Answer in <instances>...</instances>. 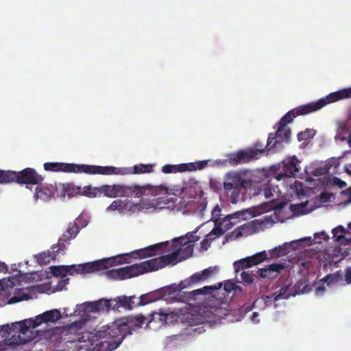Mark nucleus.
I'll list each match as a JSON object with an SVG mask.
<instances>
[{"label": "nucleus", "instance_id": "c03bdc74", "mask_svg": "<svg viewBox=\"0 0 351 351\" xmlns=\"http://www.w3.org/2000/svg\"><path fill=\"white\" fill-rule=\"evenodd\" d=\"M287 290H288L287 286L285 285V286L282 287L278 292H275L273 293V295H274V300L276 302V301L280 300L282 298H287L288 295L284 297V295L285 294V293L287 292Z\"/></svg>", "mask_w": 351, "mask_h": 351}, {"label": "nucleus", "instance_id": "dca6fc26", "mask_svg": "<svg viewBox=\"0 0 351 351\" xmlns=\"http://www.w3.org/2000/svg\"><path fill=\"white\" fill-rule=\"evenodd\" d=\"M252 152H247L246 149H241L235 153H230L227 155V159L224 160V164L230 166H237L243 163H247L252 160Z\"/></svg>", "mask_w": 351, "mask_h": 351}, {"label": "nucleus", "instance_id": "37998d69", "mask_svg": "<svg viewBox=\"0 0 351 351\" xmlns=\"http://www.w3.org/2000/svg\"><path fill=\"white\" fill-rule=\"evenodd\" d=\"M287 254V247L283 246H279L278 247H276L270 253L271 256H285Z\"/></svg>", "mask_w": 351, "mask_h": 351}, {"label": "nucleus", "instance_id": "7c9ffc66", "mask_svg": "<svg viewBox=\"0 0 351 351\" xmlns=\"http://www.w3.org/2000/svg\"><path fill=\"white\" fill-rule=\"evenodd\" d=\"M28 299V293H25L23 289H18L15 290L14 295L10 298L8 303L12 304L23 300H27Z\"/></svg>", "mask_w": 351, "mask_h": 351}, {"label": "nucleus", "instance_id": "cd10ccee", "mask_svg": "<svg viewBox=\"0 0 351 351\" xmlns=\"http://www.w3.org/2000/svg\"><path fill=\"white\" fill-rule=\"evenodd\" d=\"M204 280L202 276H201V272H196L190 278L184 280V281H182L178 286V289L181 291L182 289L186 288L188 286H191L192 285L198 283Z\"/></svg>", "mask_w": 351, "mask_h": 351}, {"label": "nucleus", "instance_id": "20e7f679", "mask_svg": "<svg viewBox=\"0 0 351 351\" xmlns=\"http://www.w3.org/2000/svg\"><path fill=\"white\" fill-rule=\"evenodd\" d=\"M222 186L224 193L230 197L232 204L239 202L241 191L244 187V180L240 175L235 172H229L225 175L223 183L217 179H210V186L215 192H219Z\"/></svg>", "mask_w": 351, "mask_h": 351}, {"label": "nucleus", "instance_id": "b1692460", "mask_svg": "<svg viewBox=\"0 0 351 351\" xmlns=\"http://www.w3.org/2000/svg\"><path fill=\"white\" fill-rule=\"evenodd\" d=\"M209 160H202L195 162L182 163L180 164V172L193 171L196 170H202L207 165Z\"/></svg>", "mask_w": 351, "mask_h": 351}, {"label": "nucleus", "instance_id": "1a4fd4ad", "mask_svg": "<svg viewBox=\"0 0 351 351\" xmlns=\"http://www.w3.org/2000/svg\"><path fill=\"white\" fill-rule=\"evenodd\" d=\"M80 232V228L76 221L69 223L66 230L63 232L62 237L59 238L57 244L51 246V249L55 252H60L66 249L67 245H70V241L74 239Z\"/></svg>", "mask_w": 351, "mask_h": 351}, {"label": "nucleus", "instance_id": "473e14b6", "mask_svg": "<svg viewBox=\"0 0 351 351\" xmlns=\"http://www.w3.org/2000/svg\"><path fill=\"white\" fill-rule=\"evenodd\" d=\"M128 202L125 200L116 199L114 200L112 204L108 207V210L123 212L126 209Z\"/></svg>", "mask_w": 351, "mask_h": 351}, {"label": "nucleus", "instance_id": "bf43d9fd", "mask_svg": "<svg viewBox=\"0 0 351 351\" xmlns=\"http://www.w3.org/2000/svg\"><path fill=\"white\" fill-rule=\"evenodd\" d=\"M274 295L273 294L271 295H263L261 297L262 300H264L266 305H269L271 304L274 300Z\"/></svg>", "mask_w": 351, "mask_h": 351}, {"label": "nucleus", "instance_id": "13d9d810", "mask_svg": "<svg viewBox=\"0 0 351 351\" xmlns=\"http://www.w3.org/2000/svg\"><path fill=\"white\" fill-rule=\"evenodd\" d=\"M69 278H64L60 280L57 285V287L58 289L62 290L64 288V287L69 283Z\"/></svg>", "mask_w": 351, "mask_h": 351}, {"label": "nucleus", "instance_id": "a19ab883", "mask_svg": "<svg viewBox=\"0 0 351 351\" xmlns=\"http://www.w3.org/2000/svg\"><path fill=\"white\" fill-rule=\"evenodd\" d=\"M162 171L166 174L180 172V165H165L162 167Z\"/></svg>", "mask_w": 351, "mask_h": 351}, {"label": "nucleus", "instance_id": "412c9836", "mask_svg": "<svg viewBox=\"0 0 351 351\" xmlns=\"http://www.w3.org/2000/svg\"><path fill=\"white\" fill-rule=\"evenodd\" d=\"M167 245V244L165 243H158L144 249L136 250L133 252V254H136L137 257L141 258L147 256H152L165 248Z\"/></svg>", "mask_w": 351, "mask_h": 351}, {"label": "nucleus", "instance_id": "0e129e2a", "mask_svg": "<svg viewBox=\"0 0 351 351\" xmlns=\"http://www.w3.org/2000/svg\"><path fill=\"white\" fill-rule=\"evenodd\" d=\"M335 184H337L340 188H343L346 185V183L341 180V179L339 178H335Z\"/></svg>", "mask_w": 351, "mask_h": 351}, {"label": "nucleus", "instance_id": "6e6d98bb", "mask_svg": "<svg viewBox=\"0 0 351 351\" xmlns=\"http://www.w3.org/2000/svg\"><path fill=\"white\" fill-rule=\"evenodd\" d=\"M225 231H223V228L220 226V228H214L208 235L207 237H209L210 239H211V235H215L217 237H219L224 233Z\"/></svg>", "mask_w": 351, "mask_h": 351}, {"label": "nucleus", "instance_id": "6e6552de", "mask_svg": "<svg viewBox=\"0 0 351 351\" xmlns=\"http://www.w3.org/2000/svg\"><path fill=\"white\" fill-rule=\"evenodd\" d=\"M168 313L162 312H152L145 316L143 314H138L136 316L132 317L131 322L136 328H140L145 323L147 326L150 324H154V328H160L167 324Z\"/></svg>", "mask_w": 351, "mask_h": 351}, {"label": "nucleus", "instance_id": "69168bd1", "mask_svg": "<svg viewBox=\"0 0 351 351\" xmlns=\"http://www.w3.org/2000/svg\"><path fill=\"white\" fill-rule=\"evenodd\" d=\"M258 313H257V312H254V313H253V314H252V317H251L252 321L253 322H254V323H258V322H259V319H257V318H258Z\"/></svg>", "mask_w": 351, "mask_h": 351}, {"label": "nucleus", "instance_id": "ddd939ff", "mask_svg": "<svg viewBox=\"0 0 351 351\" xmlns=\"http://www.w3.org/2000/svg\"><path fill=\"white\" fill-rule=\"evenodd\" d=\"M298 162L299 161L295 156L287 161L284 160L280 165V171L276 176V179L280 180L283 178H291L295 176L300 170L298 167Z\"/></svg>", "mask_w": 351, "mask_h": 351}, {"label": "nucleus", "instance_id": "a18cd8bd", "mask_svg": "<svg viewBox=\"0 0 351 351\" xmlns=\"http://www.w3.org/2000/svg\"><path fill=\"white\" fill-rule=\"evenodd\" d=\"M107 276L110 279L121 280V274L119 268L108 270L106 272Z\"/></svg>", "mask_w": 351, "mask_h": 351}, {"label": "nucleus", "instance_id": "5701e85b", "mask_svg": "<svg viewBox=\"0 0 351 351\" xmlns=\"http://www.w3.org/2000/svg\"><path fill=\"white\" fill-rule=\"evenodd\" d=\"M19 325V335L24 337H29L27 335L32 336V332L30 329H34L38 326V324L36 322V319L29 318L23 321L16 323Z\"/></svg>", "mask_w": 351, "mask_h": 351}, {"label": "nucleus", "instance_id": "c756f323", "mask_svg": "<svg viewBox=\"0 0 351 351\" xmlns=\"http://www.w3.org/2000/svg\"><path fill=\"white\" fill-rule=\"evenodd\" d=\"M77 193L88 197H95L97 195H100L99 187H93L90 185L83 188L77 187Z\"/></svg>", "mask_w": 351, "mask_h": 351}, {"label": "nucleus", "instance_id": "6ab92c4d", "mask_svg": "<svg viewBox=\"0 0 351 351\" xmlns=\"http://www.w3.org/2000/svg\"><path fill=\"white\" fill-rule=\"evenodd\" d=\"M111 300L101 299L95 302H90L87 304H82L80 306H86V309L91 312H99L104 310L115 309V306H112Z\"/></svg>", "mask_w": 351, "mask_h": 351}, {"label": "nucleus", "instance_id": "ea45409f", "mask_svg": "<svg viewBox=\"0 0 351 351\" xmlns=\"http://www.w3.org/2000/svg\"><path fill=\"white\" fill-rule=\"evenodd\" d=\"M315 134V130L306 129L304 132H302L298 134V139L299 141H306L313 138Z\"/></svg>", "mask_w": 351, "mask_h": 351}, {"label": "nucleus", "instance_id": "f8f14e48", "mask_svg": "<svg viewBox=\"0 0 351 351\" xmlns=\"http://www.w3.org/2000/svg\"><path fill=\"white\" fill-rule=\"evenodd\" d=\"M148 261L152 271L162 269L169 265H174L180 261L175 250H173V252L167 255L160 256Z\"/></svg>", "mask_w": 351, "mask_h": 351}, {"label": "nucleus", "instance_id": "49530a36", "mask_svg": "<svg viewBox=\"0 0 351 351\" xmlns=\"http://www.w3.org/2000/svg\"><path fill=\"white\" fill-rule=\"evenodd\" d=\"M203 293V290L201 289L194 290L193 291L189 292H183V295L185 296L186 300H191L195 299V296L197 295H199Z\"/></svg>", "mask_w": 351, "mask_h": 351}, {"label": "nucleus", "instance_id": "393cba45", "mask_svg": "<svg viewBox=\"0 0 351 351\" xmlns=\"http://www.w3.org/2000/svg\"><path fill=\"white\" fill-rule=\"evenodd\" d=\"M161 298L159 292H149L141 295L138 298L137 305H145L147 304L155 302Z\"/></svg>", "mask_w": 351, "mask_h": 351}, {"label": "nucleus", "instance_id": "864d4df0", "mask_svg": "<svg viewBox=\"0 0 351 351\" xmlns=\"http://www.w3.org/2000/svg\"><path fill=\"white\" fill-rule=\"evenodd\" d=\"M68 269V274L75 275L80 274V269H78V265H66Z\"/></svg>", "mask_w": 351, "mask_h": 351}, {"label": "nucleus", "instance_id": "4468645a", "mask_svg": "<svg viewBox=\"0 0 351 351\" xmlns=\"http://www.w3.org/2000/svg\"><path fill=\"white\" fill-rule=\"evenodd\" d=\"M154 165L152 164H138L134 165L131 170H128L125 168H118L114 167H106L114 169L115 173H100L101 175H125V174H143L149 173L154 171Z\"/></svg>", "mask_w": 351, "mask_h": 351}, {"label": "nucleus", "instance_id": "2eb2a0df", "mask_svg": "<svg viewBox=\"0 0 351 351\" xmlns=\"http://www.w3.org/2000/svg\"><path fill=\"white\" fill-rule=\"evenodd\" d=\"M264 225L265 222L263 220L255 219L247 222L235 229V236L236 237H240L255 234L262 229Z\"/></svg>", "mask_w": 351, "mask_h": 351}, {"label": "nucleus", "instance_id": "aec40b11", "mask_svg": "<svg viewBox=\"0 0 351 351\" xmlns=\"http://www.w3.org/2000/svg\"><path fill=\"white\" fill-rule=\"evenodd\" d=\"M332 233L335 241L342 245H348L351 242V239H347L344 234L351 233V222L348 224V229H346L343 226H338L332 230Z\"/></svg>", "mask_w": 351, "mask_h": 351}, {"label": "nucleus", "instance_id": "3c124183", "mask_svg": "<svg viewBox=\"0 0 351 351\" xmlns=\"http://www.w3.org/2000/svg\"><path fill=\"white\" fill-rule=\"evenodd\" d=\"M261 193L263 195L266 199H271L274 196L271 188L268 186H265L261 190Z\"/></svg>", "mask_w": 351, "mask_h": 351}, {"label": "nucleus", "instance_id": "de8ad7c7", "mask_svg": "<svg viewBox=\"0 0 351 351\" xmlns=\"http://www.w3.org/2000/svg\"><path fill=\"white\" fill-rule=\"evenodd\" d=\"M221 212V210L219 206H216L212 210V219H215L217 223L221 220L219 218Z\"/></svg>", "mask_w": 351, "mask_h": 351}, {"label": "nucleus", "instance_id": "a211bd4d", "mask_svg": "<svg viewBox=\"0 0 351 351\" xmlns=\"http://www.w3.org/2000/svg\"><path fill=\"white\" fill-rule=\"evenodd\" d=\"M61 317L62 315L60 311L58 309H53L37 315L35 319L38 326L43 323H56L60 320Z\"/></svg>", "mask_w": 351, "mask_h": 351}, {"label": "nucleus", "instance_id": "f3484780", "mask_svg": "<svg viewBox=\"0 0 351 351\" xmlns=\"http://www.w3.org/2000/svg\"><path fill=\"white\" fill-rule=\"evenodd\" d=\"M285 267L284 263H273L265 268L258 269L256 274L262 278L272 279L276 278Z\"/></svg>", "mask_w": 351, "mask_h": 351}, {"label": "nucleus", "instance_id": "9d476101", "mask_svg": "<svg viewBox=\"0 0 351 351\" xmlns=\"http://www.w3.org/2000/svg\"><path fill=\"white\" fill-rule=\"evenodd\" d=\"M291 131L285 127H278L275 134H269L267 138V148L276 149L281 146L282 141L289 142L291 138Z\"/></svg>", "mask_w": 351, "mask_h": 351}, {"label": "nucleus", "instance_id": "72a5a7b5", "mask_svg": "<svg viewBox=\"0 0 351 351\" xmlns=\"http://www.w3.org/2000/svg\"><path fill=\"white\" fill-rule=\"evenodd\" d=\"M233 221H237V223L241 220H245L247 217L252 215V213L248 209L237 211L234 213L229 215Z\"/></svg>", "mask_w": 351, "mask_h": 351}, {"label": "nucleus", "instance_id": "7ed1b4c3", "mask_svg": "<svg viewBox=\"0 0 351 351\" xmlns=\"http://www.w3.org/2000/svg\"><path fill=\"white\" fill-rule=\"evenodd\" d=\"M131 319L132 317L126 318L125 321H117L98 331L97 335L102 340L101 343L107 344L108 350H115L126 336L132 335V330L137 329L134 323L130 322Z\"/></svg>", "mask_w": 351, "mask_h": 351}, {"label": "nucleus", "instance_id": "4be33fe9", "mask_svg": "<svg viewBox=\"0 0 351 351\" xmlns=\"http://www.w3.org/2000/svg\"><path fill=\"white\" fill-rule=\"evenodd\" d=\"M131 278L152 271L149 261L127 266Z\"/></svg>", "mask_w": 351, "mask_h": 351}, {"label": "nucleus", "instance_id": "e433bc0d", "mask_svg": "<svg viewBox=\"0 0 351 351\" xmlns=\"http://www.w3.org/2000/svg\"><path fill=\"white\" fill-rule=\"evenodd\" d=\"M219 226L223 228V231H227L232 228L237 223V221H233L229 215L224 217L220 221L218 222Z\"/></svg>", "mask_w": 351, "mask_h": 351}, {"label": "nucleus", "instance_id": "c85d7f7f", "mask_svg": "<svg viewBox=\"0 0 351 351\" xmlns=\"http://www.w3.org/2000/svg\"><path fill=\"white\" fill-rule=\"evenodd\" d=\"M56 250H57V248L54 249V250H53L51 249V251H48L47 252H43V253H40V254H38L37 256L38 263L40 265H47L48 263H49L51 260H55L57 254L60 252H55Z\"/></svg>", "mask_w": 351, "mask_h": 351}, {"label": "nucleus", "instance_id": "0eeeda50", "mask_svg": "<svg viewBox=\"0 0 351 351\" xmlns=\"http://www.w3.org/2000/svg\"><path fill=\"white\" fill-rule=\"evenodd\" d=\"M125 263L123 256H116L109 258H104L91 263H86L78 265V269L81 274H90L108 269L109 267L123 264Z\"/></svg>", "mask_w": 351, "mask_h": 351}, {"label": "nucleus", "instance_id": "338daca9", "mask_svg": "<svg viewBox=\"0 0 351 351\" xmlns=\"http://www.w3.org/2000/svg\"><path fill=\"white\" fill-rule=\"evenodd\" d=\"M222 287V283H219L218 284V287H213V286H210V287H204V289H212V290H216V289H221Z\"/></svg>", "mask_w": 351, "mask_h": 351}, {"label": "nucleus", "instance_id": "58836bf2", "mask_svg": "<svg viewBox=\"0 0 351 351\" xmlns=\"http://www.w3.org/2000/svg\"><path fill=\"white\" fill-rule=\"evenodd\" d=\"M341 279V274L340 271H337L332 274H329L323 278V281L326 282L328 285L333 284L338 282Z\"/></svg>", "mask_w": 351, "mask_h": 351}, {"label": "nucleus", "instance_id": "a878e982", "mask_svg": "<svg viewBox=\"0 0 351 351\" xmlns=\"http://www.w3.org/2000/svg\"><path fill=\"white\" fill-rule=\"evenodd\" d=\"M265 149L267 152L272 150L268 149L267 145L265 147L263 143L260 141L256 142L253 147L246 149L247 152L251 151L252 152V160L258 159L260 156L265 153Z\"/></svg>", "mask_w": 351, "mask_h": 351}, {"label": "nucleus", "instance_id": "39448f33", "mask_svg": "<svg viewBox=\"0 0 351 351\" xmlns=\"http://www.w3.org/2000/svg\"><path fill=\"white\" fill-rule=\"evenodd\" d=\"M44 169L47 171L75 173H84L89 175L115 173L114 169L103 167L102 166L84 164L77 165L73 163H65L58 162H45L44 164Z\"/></svg>", "mask_w": 351, "mask_h": 351}, {"label": "nucleus", "instance_id": "f704fd0d", "mask_svg": "<svg viewBox=\"0 0 351 351\" xmlns=\"http://www.w3.org/2000/svg\"><path fill=\"white\" fill-rule=\"evenodd\" d=\"M49 269L53 276L63 278L66 276L69 271L66 265L52 266L49 267Z\"/></svg>", "mask_w": 351, "mask_h": 351}, {"label": "nucleus", "instance_id": "f03ea898", "mask_svg": "<svg viewBox=\"0 0 351 351\" xmlns=\"http://www.w3.org/2000/svg\"><path fill=\"white\" fill-rule=\"evenodd\" d=\"M350 97H351V88H344L331 93L326 97L321 98L314 102H310L307 104L300 106L289 111L278 123V127H286L287 125L293 121V118L297 116L304 115L315 112L327 104Z\"/></svg>", "mask_w": 351, "mask_h": 351}, {"label": "nucleus", "instance_id": "f257e3e1", "mask_svg": "<svg viewBox=\"0 0 351 351\" xmlns=\"http://www.w3.org/2000/svg\"><path fill=\"white\" fill-rule=\"evenodd\" d=\"M99 188L100 195L104 194L105 196L111 198L117 197H131L132 196L136 198L154 197L160 195L167 189L162 185H152L150 184L143 185L138 184L132 185L123 184H104Z\"/></svg>", "mask_w": 351, "mask_h": 351}, {"label": "nucleus", "instance_id": "052dcab7", "mask_svg": "<svg viewBox=\"0 0 351 351\" xmlns=\"http://www.w3.org/2000/svg\"><path fill=\"white\" fill-rule=\"evenodd\" d=\"M339 131L337 135V138H338L339 139H340L341 141H345L347 138L345 136H341V132L343 131H347V128H346V125H342L339 128Z\"/></svg>", "mask_w": 351, "mask_h": 351}, {"label": "nucleus", "instance_id": "c9c22d12", "mask_svg": "<svg viewBox=\"0 0 351 351\" xmlns=\"http://www.w3.org/2000/svg\"><path fill=\"white\" fill-rule=\"evenodd\" d=\"M233 266L235 273L252 267L247 257L235 261Z\"/></svg>", "mask_w": 351, "mask_h": 351}, {"label": "nucleus", "instance_id": "9b49d317", "mask_svg": "<svg viewBox=\"0 0 351 351\" xmlns=\"http://www.w3.org/2000/svg\"><path fill=\"white\" fill-rule=\"evenodd\" d=\"M194 244L186 238L180 237L173 239L172 243V250H175L181 261L190 257L193 252Z\"/></svg>", "mask_w": 351, "mask_h": 351}, {"label": "nucleus", "instance_id": "603ef678", "mask_svg": "<svg viewBox=\"0 0 351 351\" xmlns=\"http://www.w3.org/2000/svg\"><path fill=\"white\" fill-rule=\"evenodd\" d=\"M328 235L325 232H322L315 234V239L317 240V243H321V239L328 241L329 239Z\"/></svg>", "mask_w": 351, "mask_h": 351}, {"label": "nucleus", "instance_id": "79ce46f5", "mask_svg": "<svg viewBox=\"0 0 351 351\" xmlns=\"http://www.w3.org/2000/svg\"><path fill=\"white\" fill-rule=\"evenodd\" d=\"M256 276V274L253 272L242 271L241 274V278L242 281L246 284H252L254 282V277Z\"/></svg>", "mask_w": 351, "mask_h": 351}, {"label": "nucleus", "instance_id": "5fc2aeb1", "mask_svg": "<svg viewBox=\"0 0 351 351\" xmlns=\"http://www.w3.org/2000/svg\"><path fill=\"white\" fill-rule=\"evenodd\" d=\"M234 283H233L230 280H227L224 282L223 284V290L227 293H230L232 291H233L234 288Z\"/></svg>", "mask_w": 351, "mask_h": 351}, {"label": "nucleus", "instance_id": "680f3d73", "mask_svg": "<svg viewBox=\"0 0 351 351\" xmlns=\"http://www.w3.org/2000/svg\"><path fill=\"white\" fill-rule=\"evenodd\" d=\"M8 270V267L7 265L4 262L0 261V272H3L4 274L7 273Z\"/></svg>", "mask_w": 351, "mask_h": 351}, {"label": "nucleus", "instance_id": "e2e57ef3", "mask_svg": "<svg viewBox=\"0 0 351 351\" xmlns=\"http://www.w3.org/2000/svg\"><path fill=\"white\" fill-rule=\"evenodd\" d=\"M129 298H131L130 306H132V308H133L134 306H138L137 305L138 298H136L135 296H130Z\"/></svg>", "mask_w": 351, "mask_h": 351}, {"label": "nucleus", "instance_id": "8fccbe9b", "mask_svg": "<svg viewBox=\"0 0 351 351\" xmlns=\"http://www.w3.org/2000/svg\"><path fill=\"white\" fill-rule=\"evenodd\" d=\"M213 273L214 269L212 267H208L201 271V276H202L204 280H205L210 278L213 274Z\"/></svg>", "mask_w": 351, "mask_h": 351}, {"label": "nucleus", "instance_id": "09e8293b", "mask_svg": "<svg viewBox=\"0 0 351 351\" xmlns=\"http://www.w3.org/2000/svg\"><path fill=\"white\" fill-rule=\"evenodd\" d=\"M120 274H121V280L131 278L130 275V271L128 267H123L119 268Z\"/></svg>", "mask_w": 351, "mask_h": 351}, {"label": "nucleus", "instance_id": "774afa93", "mask_svg": "<svg viewBox=\"0 0 351 351\" xmlns=\"http://www.w3.org/2000/svg\"><path fill=\"white\" fill-rule=\"evenodd\" d=\"M325 291V288L324 287H318L317 289H316V293L317 295L319 294H322Z\"/></svg>", "mask_w": 351, "mask_h": 351}, {"label": "nucleus", "instance_id": "bb28decb", "mask_svg": "<svg viewBox=\"0 0 351 351\" xmlns=\"http://www.w3.org/2000/svg\"><path fill=\"white\" fill-rule=\"evenodd\" d=\"M34 339V337L29 335V337H24L21 335H13L11 338L8 340L7 346H20L25 344Z\"/></svg>", "mask_w": 351, "mask_h": 351}, {"label": "nucleus", "instance_id": "2f4dec72", "mask_svg": "<svg viewBox=\"0 0 351 351\" xmlns=\"http://www.w3.org/2000/svg\"><path fill=\"white\" fill-rule=\"evenodd\" d=\"M249 261L252 266L256 265L265 260L268 258L267 254L265 251H262L261 252H258L252 256H247Z\"/></svg>", "mask_w": 351, "mask_h": 351}, {"label": "nucleus", "instance_id": "423d86ee", "mask_svg": "<svg viewBox=\"0 0 351 351\" xmlns=\"http://www.w3.org/2000/svg\"><path fill=\"white\" fill-rule=\"evenodd\" d=\"M43 181V177L32 168H25L19 172L10 170H0L1 184L16 182L20 184L38 185L42 184Z\"/></svg>", "mask_w": 351, "mask_h": 351}, {"label": "nucleus", "instance_id": "4c0bfd02", "mask_svg": "<svg viewBox=\"0 0 351 351\" xmlns=\"http://www.w3.org/2000/svg\"><path fill=\"white\" fill-rule=\"evenodd\" d=\"M114 302H116V304L114 305L115 308L122 306L125 309H132V306H130L131 298H130L126 296L118 297Z\"/></svg>", "mask_w": 351, "mask_h": 351}, {"label": "nucleus", "instance_id": "4d7b16f0", "mask_svg": "<svg viewBox=\"0 0 351 351\" xmlns=\"http://www.w3.org/2000/svg\"><path fill=\"white\" fill-rule=\"evenodd\" d=\"M344 280L347 284L351 285V267H348L345 269Z\"/></svg>", "mask_w": 351, "mask_h": 351}]
</instances>
